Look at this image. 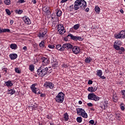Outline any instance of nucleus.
I'll use <instances>...</instances> for the list:
<instances>
[{"mask_svg": "<svg viewBox=\"0 0 125 125\" xmlns=\"http://www.w3.org/2000/svg\"><path fill=\"white\" fill-rule=\"evenodd\" d=\"M113 47H114V48H115V49H116V50H120V46L118 45L117 44H114L113 45Z\"/></svg>", "mask_w": 125, "mask_h": 125, "instance_id": "33", "label": "nucleus"}, {"mask_svg": "<svg viewBox=\"0 0 125 125\" xmlns=\"http://www.w3.org/2000/svg\"><path fill=\"white\" fill-rule=\"evenodd\" d=\"M62 47L63 49L66 48V49H70L73 48V45L71 44L70 43H65L62 45Z\"/></svg>", "mask_w": 125, "mask_h": 125, "instance_id": "13", "label": "nucleus"}, {"mask_svg": "<svg viewBox=\"0 0 125 125\" xmlns=\"http://www.w3.org/2000/svg\"><path fill=\"white\" fill-rule=\"evenodd\" d=\"M58 32H66L63 24H59L58 26Z\"/></svg>", "mask_w": 125, "mask_h": 125, "instance_id": "15", "label": "nucleus"}, {"mask_svg": "<svg viewBox=\"0 0 125 125\" xmlns=\"http://www.w3.org/2000/svg\"><path fill=\"white\" fill-rule=\"evenodd\" d=\"M4 2L6 5H9L10 4V0H5Z\"/></svg>", "mask_w": 125, "mask_h": 125, "instance_id": "37", "label": "nucleus"}, {"mask_svg": "<svg viewBox=\"0 0 125 125\" xmlns=\"http://www.w3.org/2000/svg\"><path fill=\"white\" fill-rule=\"evenodd\" d=\"M15 72L16 73H18V74H20V73H21V71H20L18 68H15Z\"/></svg>", "mask_w": 125, "mask_h": 125, "instance_id": "44", "label": "nucleus"}, {"mask_svg": "<svg viewBox=\"0 0 125 125\" xmlns=\"http://www.w3.org/2000/svg\"><path fill=\"white\" fill-rule=\"evenodd\" d=\"M5 11L8 15H10L11 14V13L10 12V11L9 10V9H6Z\"/></svg>", "mask_w": 125, "mask_h": 125, "instance_id": "42", "label": "nucleus"}, {"mask_svg": "<svg viewBox=\"0 0 125 125\" xmlns=\"http://www.w3.org/2000/svg\"><path fill=\"white\" fill-rule=\"evenodd\" d=\"M76 112L78 116H81L83 118L87 119V114L84 111V109L81 108H78L76 109Z\"/></svg>", "mask_w": 125, "mask_h": 125, "instance_id": "4", "label": "nucleus"}, {"mask_svg": "<svg viewBox=\"0 0 125 125\" xmlns=\"http://www.w3.org/2000/svg\"><path fill=\"white\" fill-rule=\"evenodd\" d=\"M32 2L33 4H36L37 3V1L36 0H32Z\"/></svg>", "mask_w": 125, "mask_h": 125, "instance_id": "52", "label": "nucleus"}, {"mask_svg": "<svg viewBox=\"0 0 125 125\" xmlns=\"http://www.w3.org/2000/svg\"><path fill=\"white\" fill-rule=\"evenodd\" d=\"M120 49L121 51H122V52H124L125 50V48H124V47H121Z\"/></svg>", "mask_w": 125, "mask_h": 125, "instance_id": "48", "label": "nucleus"}, {"mask_svg": "<svg viewBox=\"0 0 125 125\" xmlns=\"http://www.w3.org/2000/svg\"><path fill=\"white\" fill-rule=\"evenodd\" d=\"M68 0H62L61 2L62 3H64V2H66V1H67Z\"/></svg>", "mask_w": 125, "mask_h": 125, "instance_id": "57", "label": "nucleus"}, {"mask_svg": "<svg viewBox=\"0 0 125 125\" xmlns=\"http://www.w3.org/2000/svg\"><path fill=\"white\" fill-rule=\"evenodd\" d=\"M45 35H46V32H40V34H39V38H44Z\"/></svg>", "mask_w": 125, "mask_h": 125, "instance_id": "19", "label": "nucleus"}, {"mask_svg": "<svg viewBox=\"0 0 125 125\" xmlns=\"http://www.w3.org/2000/svg\"><path fill=\"white\" fill-rule=\"evenodd\" d=\"M91 110H92V111H95V109L93 107L91 108Z\"/></svg>", "mask_w": 125, "mask_h": 125, "instance_id": "63", "label": "nucleus"}, {"mask_svg": "<svg viewBox=\"0 0 125 125\" xmlns=\"http://www.w3.org/2000/svg\"><path fill=\"white\" fill-rule=\"evenodd\" d=\"M120 107L122 111H125V104H124V103H121V104L120 105Z\"/></svg>", "mask_w": 125, "mask_h": 125, "instance_id": "32", "label": "nucleus"}, {"mask_svg": "<svg viewBox=\"0 0 125 125\" xmlns=\"http://www.w3.org/2000/svg\"><path fill=\"white\" fill-rule=\"evenodd\" d=\"M48 68L46 67L41 66L37 70V74L40 76V77H43L47 74V70Z\"/></svg>", "mask_w": 125, "mask_h": 125, "instance_id": "2", "label": "nucleus"}, {"mask_svg": "<svg viewBox=\"0 0 125 125\" xmlns=\"http://www.w3.org/2000/svg\"><path fill=\"white\" fill-rule=\"evenodd\" d=\"M59 34H60V35H63L64 34V32H59Z\"/></svg>", "mask_w": 125, "mask_h": 125, "instance_id": "62", "label": "nucleus"}, {"mask_svg": "<svg viewBox=\"0 0 125 125\" xmlns=\"http://www.w3.org/2000/svg\"><path fill=\"white\" fill-rule=\"evenodd\" d=\"M88 11H89V8H86L85 9V12H88Z\"/></svg>", "mask_w": 125, "mask_h": 125, "instance_id": "56", "label": "nucleus"}, {"mask_svg": "<svg viewBox=\"0 0 125 125\" xmlns=\"http://www.w3.org/2000/svg\"><path fill=\"white\" fill-rule=\"evenodd\" d=\"M56 48L60 51H64V48L63 47V46H61V45L60 44L57 45Z\"/></svg>", "mask_w": 125, "mask_h": 125, "instance_id": "17", "label": "nucleus"}, {"mask_svg": "<svg viewBox=\"0 0 125 125\" xmlns=\"http://www.w3.org/2000/svg\"><path fill=\"white\" fill-rule=\"evenodd\" d=\"M41 61L43 66H46V65H48V64H49V60L45 57H42Z\"/></svg>", "mask_w": 125, "mask_h": 125, "instance_id": "9", "label": "nucleus"}, {"mask_svg": "<svg viewBox=\"0 0 125 125\" xmlns=\"http://www.w3.org/2000/svg\"><path fill=\"white\" fill-rule=\"evenodd\" d=\"M100 78H101V79H102V80H105V79H106V77L104 76L101 75V76H100Z\"/></svg>", "mask_w": 125, "mask_h": 125, "instance_id": "50", "label": "nucleus"}, {"mask_svg": "<svg viewBox=\"0 0 125 125\" xmlns=\"http://www.w3.org/2000/svg\"><path fill=\"white\" fill-rule=\"evenodd\" d=\"M10 47L12 49H16L17 48V45H16V44H11Z\"/></svg>", "mask_w": 125, "mask_h": 125, "instance_id": "30", "label": "nucleus"}, {"mask_svg": "<svg viewBox=\"0 0 125 125\" xmlns=\"http://www.w3.org/2000/svg\"><path fill=\"white\" fill-rule=\"evenodd\" d=\"M87 90L89 92H95L97 90V86L95 85L92 87H89Z\"/></svg>", "mask_w": 125, "mask_h": 125, "instance_id": "14", "label": "nucleus"}, {"mask_svg": "<svg viewBox=\"0 0 125 125\" xmlns=\"http://www.w3.org/2000/svg\"><path fill=\"white\" fill-rule=\"evenodd\" d=\"M56 13H57V16H58V17H60V16L62 15V11L60 10H57Z\"/></svg>", "mask_w": 125, "mask_h": 125, "instance_id": "27", "label": "nucleus"}, {"mask_svg": "<svg viewBox=\"0 0 125 125\" xmlns=\"http://www.w3.org/2000/svg\"><path fill=\"white\" fill-rule=\"evenodd\" d=\"M79 104H83V102H82V101H79Z\"/></svg>", "mask_w": 125, "mask_h": 125, "instance_id": "61", "label": "nucleus"}, {"mask_svg": "<svg viewBox=\"0 0 125 125\" xmlns=\"http://www.w3.org/2000/svg\"><path fill=\"white\" fill-rule=\"evenodd\" d=\"M88 99L89 100H93V101H99L100 98L97 96L94 93H90L88 95Z\"/></svg>", "mask_w": 125, "mask_h": 125, "instance_id": "5", "label": "nucleus"}, {"mask_svg": "<svg viewBox=\"0 0 125 125\" xmlns=\"http://www.w3.org/2000/svg\"><path fill=\"white\" fill-rule=\"evenodd\" d=\"M47 119H48L49 120H50V119H51V117L50 116H49V115H48L47 116Z\"/></svg>", "mask_w": 125, "mask_h": 125, "instance_id": "64", "label": "nucleus"}, {"mask_svg": "<svg viewBox=\"0 0 125 125\" xmlns=\"http://www.w3.org/2000/svg\"><path fill=\"white\" fill-rule=\"evenodd\" d=\"M14 93H15V90L14 89H11L9 90V94L12 95V94H14Z\"/></svg>", "mask_w": 125, "mask_h": 125, "instance_id": "38", "label": "nucleus"}, {"mask_svg": "<svg viewBox=\"0 0 125 125\" xmlns=\"http://www.w3.org/2000/svg\"><path fill=\"white\" fill-rule=\"evenodd\" d=\"M29 70H30L31 71V72H33V71H34V70H35V66H34V65H30Z\"/></svg>", "mask_w": 125, "mask_h": 125, "instance_id": "40", "label": "nucleus"}, {"mask_svg": "<svg viewBox=\"0 0 125 125\" xmlns=\"http://www.w3.org/2000/svg\"><path fill=\"white\" fill-rule=\"evenodd\" d=\"M113 100L114 102H118V96L117 95V94L115 93L113 94Z\"/></svg>", "mask_w": 125, "mask_h": 125, "instance_id": "21", "label": "nucleus"}, {"mask_svg": "<svg viewBox=\"0 0 125 125\" xmlns=\"http://www.w3.org/2000/svg\"><path fill=\"white\" fill-rule=\"evenodd\" d=\"M120 12H121V13H122V14H124V10H123L122 9H121L120 10Z\"/></svg>", "mask_w": 125, "mask_h": 125, "instance_id": "59", "label": "nucleus"}, {"mask_svg": "<svg viewBox=\"0 0 125 125\" xmlns=\"http://www.w3.org/2000/svg\"><path fill=\"white\" fill-rule=\"evenodd\" d=\"M72 51L73 52V53H74V54H79V53L81 51V49L80 48V47L78 46H75L72 48Z\"/></svg>", "mask_w": 125, "mask_h": 125, "instance_id": "10", "label": "nucleus"}, {"mask_svg": "<svg viewBox=\"0 0 125 125\" xmlns=\"http://www.w3.org/2000/svg\"><path fill=\"white\" fill-rule=\"evenodd\" d=\"M0 32H10V30L8 29H3L0 27Z\"/></svg>", "mask_w": 125, "mask_h": 125, "instance_id": "35", "label": "nucleus"}, {"mask_svg": "<svg viewBox=\"0 0 125 125\" xmlns=\"http://www.w3.org/2000/svg\"><path fill=\"white\" fill-rule=\"evenodd\" d=\"M63 118L64 119V121L67 122L69 120V114L67 113H65L63 115Z\"/></svg>", "mask_w": 125, "mask_h": 125, "instance_id": "23", "label": "nucleus"}, {"mask_svg": "<svg viewBox=\"0 0 125 125\" xmlns=\"http://www.w3.org/2000/svg\"><path fill=\"white\" fill-rule=\"evenodd\" d=\"M22 20L24 23L27 25H30V24L31 23V20H30V19L26 16L22 18Z\"/></svg>", "mask_w": 125, "mask_h": 125, "instance_id": "12", "label": "nucleus"}, {"mask_svg": "<svg viewBox=\"0 0 125 125\" xmlns=\"http://www.w3.org/2000/svg\"><path fill=\"white\" fill-rule=\"evenodd\" d=\"M52 66L53 67H57V66H58V62H57V61H54L52 62Z\"/></svg>", "mask_w": 125, "mask_h": 125, "instance_id": "36", "label": "nucleus"}, {"mask_svg": "<svg viewBox=\"0 0 125 125\" xmlns=\"http://www.w3.org/2000/svg\"><path fill=\"white\" fill-rule=\"evenodd\" d=\"M16 13H18V14H22L23 13V10H17L16 11Z\"/></svg>", "mask_w": 125, "mask_h": 125, "instance_id": "39", "label": "nucleus"}, {"mask_svg": "<svg viewBox=\"0 0 125 125\" xmlns=\"http://www.w3.org/2000/svg\"><path fill=\"white\" fill-rule=\"evenodd\" d=\"M80 27V24H76L73 26V28L75 30H78Z\"/></svg>", "mask_w": 125, "mask_h": 125, "instance_id": "41", "label": "nucleus"}, {"mask_svg": "<svg viewBox=\"0 0 125 125\" xmlns=\"http://www.w3.org/2000/svg\"><path fill=\"white\" fill-rule=\"evenodd\" d=\"M9 57L11 60H14L15 59H16L17 57H18V56L16 54H11L9 55Z\"/></svg>", "mask_w": 125, "mask_h": 125, "instance_id": "16", "label": "nucleus"}, {"mask_svg": "<svg viewBox=\"0 0 125 125\" xmlns=\"http://www.w3.org/2000/svg\"><path fill=\"white\" fill-rule=\"evenodd\" d=\"M65 98V94L63 92H60L55 98V101L57 103H63L64 99Z\"/></svg>", "mask_w": 125, "mask_h": 125, "instance_id": "3", "label": "nucleus"}, {"mask_svg": "<svg viewBox=\"0 0 125 125\" xmlns=\"http://www.w3.org/2000/svg\"><path fill=\"white\" fill-rule=\"evenodd\" d=\"M43 10L44 12H49V7H44L43 8Z\"/></svg>", "mask_w": 125, "mask_h": 125, "instance_id": "34", "label": "nucleus"}, {"mask_svg": "<svg viewBox=\"0 0 125 125\" xmlns=\"http://www.w3.org/2000/svg\"><path fill=\"white\" fill-rule=\"evenodd\" d=\"M39 46L40 47H41V48H45V45H44V41H42L41 42H40V44H39Z\"/></svg>", "mask_w": 125, "mask_h": 125, "instance_id": "24", "label": "nucleus"}, {"mask_svg": "<svg viewBox=\"0 0 125 125\" xmlns=\"http://www.w3.org/2000/svg\"><path fill=\"white\" fill-rule=\"evenodd\" d=\"M64 40L65 41V42H67L68 41V38H67V37H65L64 38Z\"/></svg>", "mask_w": 125, "mask_h": 125, "instance_id": "60", "label": "nucleus"}, {"mask_svg": "<svg viewBox=\"0 0 125 125\" xmlns=\"http://www.w3.org/2000/svg\"><path fill=\"white\" fill-rule=\"evenodd\" d=\"M13 20H11L10 21V24L11 25H12V24H13Z\"/></svg>", "mask_w": 125, "mask_h": 125, "instance_id": "58", "label": "nucleus"}, {"mask_svg": "<svg viewBox=\"0 0 125 125\" xmlns=\"http://www.w3.org/2000/svg\"><path fill=\"white\" fill-rule=\"evenodd\" d=\"M5 84L8 87H10V86H12L13 85V83L10 81H8L7 82L5 83Z\"/></svg>", "mask_w": 125, "mask_h": 125, "instance_id": "22", "label": "nucleus"}, {"mask_svg": "<svg viewBox=\"0 0 125 125\" xmlns=\"http://www.w3.org/2000/svg\"><path fill=\"white\" fill-rule=\"evenodd\" d=\"M62 67H64V68H67V67H68V65L67 64H63L62 65Z\"/></svg>", "mask_w": 125, "mask_h": 125, "instance_id": "53", "label": "nucleus"}, {"mask_svg": "<svg viewBox=\"0 0 125 125\" xmlns=\"http://www.w3.org/2000/svg\"><path fill=\"white\" fill-rule=\"evenodd\" d=\"M121 93H122V94L123 95V98H125V90H123L121 91Z\"/></svg>", "mask_w": 125, "mask_h": 125, "instance_id": "43", "label": "nucleus"}, {"mask_svg": "<svg viewBox=\"0 0 125 125\" xmlns=\"http://www.w3.org/2000/svg\"><path fill=\"white\" fill-rule=\"evenodd\" d=\"M92 81L91 80H89L88 82V84H92Z\"/></svg>", "mask_w": 125, "mask_h": 125, "instance_id": "51", "label": "nucleus"}, {"mask_svg": "<svg viewBox=\"0 0 125 125\" xmlns=\"http://www.w3.org/2000/svg\"><path fill=\"white\" fill-rule=\"evenodd\" d=\"M114 38L116 39H125V32H121L118 34H115Z\"/></svg>", "mask_w": 125, "mask_h": 125, "instance_id": "7", "label": "nucleus"}, {"mask_svg": "<svg viewBox=\"0 0 125 125\" xmlns=\"http://www.w3.org/2000/svg\"><path fill=\"white\" fill-rule=\"evenodd\" d=\"M108 108V102L107 101H104V110H106V108Z\"/></svg>", "mask_w": 125, "mask_h": 125, "instance_id": "25", "label": "nucleus"}, {"mask_svg": "<svg viewBox=\"0 0 125 125\" xmlns=\"http://www.w3.org/2000/svg\"><path fill=\"white\" fill-rule=\"evenodd\" d=\"M18 2H19V3H23V2H25V0H19Z\"/></svg>", "mask_w": 125, "mask_h": 125, "instance_id": "46", "label": "nucleus"}, {"mask_svg": "<svg viewBox=\"0 0 125 125\" xmlns=\"http://www.w3.org/2000/svg\"><path fill=\"white\" fill-rule=\"evenodd\" d=\"M86 7V1L84 0H77L74 2V5H71L69 7V11L78 10Z\"/></svg>", "mask_w": 125, "mask_h": 125, "instance_id": "1", "label": "nucleus"}, {"mask_svg": "<svg viewBox=\"0 0 125 125\" xmlns=\"http://www.w3.org/2000/svg\"><path fill=\"white\" fill-rule=\"evenodd\" d=\"M41 97H45V94H41Z\"/></svg>", "mask_w": 125, "mask_h": 125, "instance_id": "54", "label": "nucleus"}, {"mask_svg": "<svg viewBox=\"0 0 125 125\" xmlns=\"http://www.w3.org/2000/svg\"><path fill=\"white\" fill-rule=\"evenodd\" d=\"M89 123L91 125H93L94 124V120H90Z\"/></svg>", "mask_w": 125, "mask_h": 125, "instance_id": "49", "label": "nucleus"}, {"mask_svg": "<svg viewBox=\"0 0 125 125\" xmlns=\"http://www.w3.org/2000/svg\"><path fill=\"white\" fill-rule=\"evenodd\" d=\"M22 49H23V50H24L25 51H26V50H27V47L26 46H24Z\"/></svg>", "mask_w": 125, "mask_h": 125, "instance_id": "55", "label": "nucleus"}, {"mask_svg": "<svg viewBox=\"0 0 125 125\" xmlns=\"http://www.w3.org/2000/svg\"><path fill=\"white\" fill-rule=\"evenodd\" d=\"M95 11L99 14L100 13V8L98 6H96L95 8Z\"/></svg>", "mask_w": 125, "mask_h": 125, "instance_id": "29", "label": "nucleus"}, {"mask_svg": "<svg viewBox=\"0 0 125 125\" xmlns=\"http://www.w3.org/2000/svg\"><path fill=\"white\" fill-rule=\"evenodd\" d=\"M92 61V59H91V58H86L85 59V63H90V62H91Z\"/></svg>", "mask_w": 125, "mask_h": 125, "instance_id": "28", "label": "nucleus"}, {"mask_svg": "<svg viewBox=\"0 0 125 125\" xmlns=\"http://www.w3.org/2000/svg\"><path fill=\"white\" fill-rule=\"evenodd\" d=\"M48 47L51 49H53V48H54V45L49 44Z\"/></svg>", "mask_w": 125, "mask_h": 125, "instance_id": "45", "label": "nucleus"}, {"mask_svg": "<svg viewBox=\"0 0 125 125\" xmlns=\"http://www.w3.org/2000/svg\"><path fill=\"white\" fill-rule=\"evenodd\" d=\"M76 121L77 123H81L83 122V118L82 117H78L77 118Z\"/></svg>", "mask_w": 125, "mask_h": 125, "instance_id": "31", "label": "nucleus"}, {"mask_svg": "<svg viewBox=\"0 0 125 125\" xmlns=\"http://www.w3.org/2000/svg\"><path fill=\"white\" fill-rule=\"evenodd\" d=\"M114 44H117V45H122V44H123V42L119 40H116L114 42Z\"/></svg>", "mask_w": 125, "mask_h": 125, "instance_id": "26", "label": "nucleus"}, {"mask_svg": "<svg viewBox=\"0 0 125 125\" xmlns=\"http://www.w3.org/2000/svg\"><path fill=\"white\" fill-rule=\"evenodd\" d=\"M36 86H37V83H34L32 84L30 86V87L33 92H34V93H35V94H37V92L38 91V90H39V88H37Z\"/></svg>", "mask_w": 125, "mask_h": 125, "instance_id": "11", "label": "nucleus"}, {"mask_svg": "<svg viewBox=\"0 0 125 125\" xmlns=\"http://www.w3.org/2000/svg\"><path fill=\"white\" fill-rule=\"evenodd\" d=\"M68 37H69L71 39V40H73V41H83V38H81L80 36H74L72 34L67 35Z\"/></svg>", "mask_w": 125, "mask_h": 125, "instance_id": "6", "label": "nucleus"}, {"mask_svg": "<svg viewBox=\"0 0 125 125\" xmlns=\"http://www.w3.org/2000/svg\"><path fill=\"white\" fill-rule=\"evenodd\" d=\"M115 117L117 120H120V118H121V113H120V111H116L115 112Z\"/></svg>", "mask_w": 125, "mask_h": 125, "instance_id": "18", "label": "nucleus"}, {"mask_svg": "<svg viewBox=\"0 0 125 125\" xmlns=\"http://www.w3.org/2000/svg\"><path fill=\"white\" fill-rule=\"evenodd\" d=\"M44 86L47 88H50V89H52V88L54 87V84L52 83L51 82H46L44 83Z\"/></svg>", "mask_w": 125, "mask_h": 125, "instance_id": "8", "label": "nucleus"}, {"mask_svg": "<svg viewBox=\"0 0 125 125\" xmlns=\"http://www.w3.org/2000/svg\"><path fill=\"white\" fill-rule=\"evenodd\" d=\"M87 106H88V107H92V106H93V104L92 103H89L87 104Z\"/></svg>", "mask_w": 125, "mask_h": 125, "instance_id": "47", "label": "nucleus"}, {"mask_svg": "<svg viewBox=\"0 0 125 125\" xmlns=\"http://www.w3.org/2000/svg\"><path fill=\"white\" fill-rule=\"evenodd\" d=\"M96 73V75L98 77H101V76L103 75V72H102V70H97Z\"/></svg>", "mask_w": 125, "mask_h": 125, "instance_id": "20", "label": "nucleus"}]
</instances>
